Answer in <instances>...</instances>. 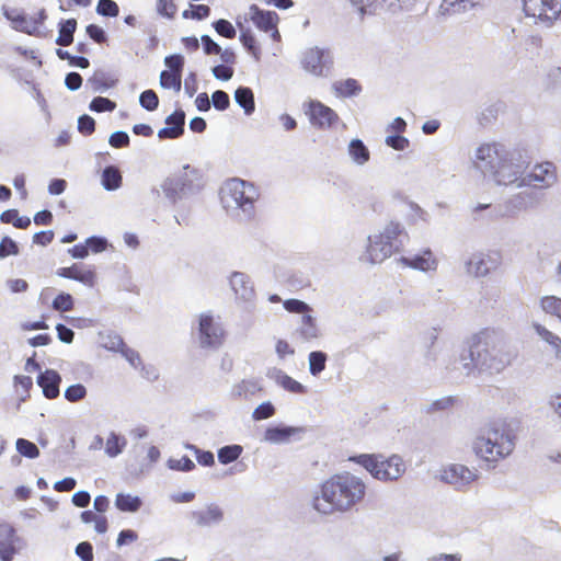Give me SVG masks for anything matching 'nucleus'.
<instances>
[{
	"label": "nucleus",
	"mask_w": 561,
	"mask_h": 561,
	"mask_svg": "<svg viewBox=\"0 0 561 561\" xmlns=\"http://www.w3.org/2000/svg\"><path fill=\"white\" fill-rule=\"evenodd\" d=\"M168 70L160 75V84L163 89L181 90L184 58L181 55H171L164 59Z\"/></svg>",
	"instance_id": "nucleus-10"
},
{
	"label": "nucleus",
	"mask_w": 561,
	"mask_h": 561,
	"mask_svg": "<svg viewBox=\"0 0 561 561\" xmlns=\"http://www.w3.org/2000/svg\"><path fill=\"white\" fill-rule=\"evenodd\" d=\"M240 42L255 60L259 61L261 59V48L257 45L256 39L250 30L241 32Z\"/></svg>",
	"instance_id": "nucleus-36"
},
{
	"label": "nucleus",
	"mask_w": 561,
	"mask_h": 561,
	"mask_svg": "<svg viewBox=\"0 0 561 561\" xmlns=\"http://www.w3.org/2000/svg\"><path fill=\"white\" fill-rule=\"evenodd\" d=\"M333 89L337 96L351 98L362 91V85L356 79L348 78L334 83Z\"/></svg>",
	"instance_id": "nucleus-27"
},
{
	"label": "nucleus",
	"mask_w": 561,
	"mask_h": 561,
	"mask_svg": "<svg viewBox=\"0 0 561 561\" xmlns=\"http://www.w3.org/2000/svg\"><path fill=\"white\" fill-rule=\"evenodd\" d=\"M96 12L104 16H117L119 13V8L117 3L113 0H99L96 5Z\"/></svg>",
	"instance_id": "nucleus-46"
},
{
	"label": "nucleus",
	"mask_w": 561,
	"mask_h": 561,
	"mask_svg": "<svg viewBox=\"0 0 561 561\" xmlns=\"http://www.w3.org/2000/svg\"><path fill=\"white\" fill-rule=\"evenodd\" d=\"M211 101H213L215 108H217L219 111H225L230 105L229 95L225 91H221V90H217L213 93Z\"/></svg>",
	"instance_id": "nucleus-56"
},
{
	"label": "nucleus",
	"mask_w": 561,
	"mask_h": 561,
	"mask_svg": "<svg viewBox=\"0 0 561 561\" xmlns=\"http://www.w3.org/2000/svg\"><path fill=\"white\" fill-rule=\"evenodd\" d=\"M297 334L302 341H311L320 335L316 320L310 312L301 318V325L298 328Z\"/></svg>",
	"instance_id": "nucleus-26"
},
{
	"label": "nucleus",
	"mask_w": 561,
	"mask_h": 561,
	"mask_svg": "<svg viewBox=\"0 0 561 561\" xmlns=\"http://www.w3.org/2000/svg\"><path fill=\"white\" fill-rule=\"evenodd\" d=\"M76 553L82 561L93 560V547L88 541L80 542L76 547Z\"/></svg>",
	"instance_id": "nucleus-63"
},
{
	"label": "nucleus",
	"mask_w": 561,
	"mask_h": 561,
	"mask_svg": "<svg viewBox=\"0 0 561 561\" xmlns=\"http://www.w3.org/2000/svg\"><path fill=\"white\" fill-rule=\"evenodd\" d=\"M87 34L90 36V38H92L94 42L99 44H103L106 42V35L104 30L96 24L88 25Z\"/></svg>",
	"instance_id": "nucleus-64"
},
{
	"label": "nucleus",
	"mask_w": 561,
	"mask_h": 561,
	"mask_svg": "<svg viewBox=\"0 0 561 561\" xmlns=\"http://www.w3.org/2000/svg\"><path fill=\"white\" fill-rule=\"evenodd\" d=\"M306 114L312 126L319 129H329L339 122V115L331 107L320 101H310Z\"/></svg>",
	"instance_id": "nucleus-7"
},
{
	"label": "nucleus",
	"mask_w": 561,
	"mask_h": 561,
	"mask_svg": "<svg viewBox=\"0 0 561 561\" xmlns=\"http://www.w3.org/2000/svg\"><path fill=\"white\" fill-rule=\"evenodd\" d=\"M348 153L353 161L356 162L357 164H365L370 158L369 150L359 139H353L350 142Z\"/></svg>",
	"instance_id": "nucleus-30"
},
{
	"label": "nucleus",
	"mask_w": 561,
	"mask_h": 561,
	"mask_svg": "<svg viewBox=\"0 0 561 561\" xmlns=\"http://www.w3.org/2000/svg\"><path fill=\"white\" fill-rule=\"evenodd\" d=\"M199 340L203 346L217 347L221 345L225 339V331L221 325L215 321L208 313L199 316Z\"/></svg>",
	"instance_id": "nucleus-8"
},
{
	"label": "nucleus",
	"mask_w": 561,
	"mask_h": 561,
	"mask_svg": "<svg viewBox=\"0 0 561 561\" xmlns=\"http://www.w3.org/2000/svg\"><path fill=\"white\" fill-rule=\"evenodd\" d=\"M157 10L161 15L173 19L178 8L173 0H157Z\"/></svg>",
	"instance_id": "nucleus-54"
},
{
	"label": "nucleus",
	"mask_w": 561,
	"mask_h": 561,
	"mask_svg": "<svg viewBox=\"0 0 561 561\" xmlns=\"http://www.w3.org/2000/svg\"><path fill=\"white\" fill-rule=\"evenodd\" d=\"M140 105L147 111H154L159 106V98L153 90H146L139 96Z\"/></svg>",
	"instance_id": "nucleus-44"
},
{
	"label": "nucleus",
	"mask_w": 561,
	"mask_h": 561,
	"mask_svg": "<svg viewBox=\"0 0 561 561\" xmlns=\"http://www.w3.org/2000/svg\"><path fill=\"white\" fill-rule=\"evenodd\" d=\"M327 355L317 351L309 354V369L311 375L317 376L325 368Z\"/></svg>",
	"instance_id": "nucleus-40"
},
{
	"label": "nucleus",
	"mask_w": 561,
	"mask_h": 561,
	"mask_svg": "<svg viewBox=\"0 0 561 561\" xmlns=\"http://www.w3.org/2000/svg\"><path fill=\"white\" fill-rule=\"evenodd\" d=\"M253 186L240 179L230 180L225 187V196L229 197L236 206L244 207L245 205H252Z\"/></svg>",
	"instance_id": "nucleus-12"
},
{
	"label": "nucleus",
	"mask_w": 561,
	"mask_h": 561,
	"mask_svg": "<svg viewBox=\"0 0 561 561\" xmlns=\"http://www.w3.org/2000/svg\"><path fill=\"white\" fill-rule=\"evenodd\" d=\"M56 274L59 277L79 282L87 287H94L98 283L96 267L84 263H73L71 266L59 267Z\"/></svg>",
	"instance_id": "nucleus-9"
},
{
	"label": "nucleus",
	"mask_w": 561,
	"mask_h": 561,
	"mask_svg": "<svg viewBox=\"0 0 561 561\" xmlns=\"http://www.w3.org/2000/svg\"><path fill=\"white\" fill-rule=\"evenodd\" d=\"M168 465L172 470L184 472L192 471L195 468V463L187 456L180 459H169Z\"/></svg>",
	"instance_id": "nucleus-52"
},
{
	"label": "nucleus",
	"mask_w": 561,
	"mask_h": 561,
	"mask_svg": "<svg viewBox=\"0 0 561 561\" xmlns=\"http://www.w3.org/2000/svg\"><path fill=\"white\" fill-rule=\"evenodd\" d=\"M230 285L234 294L242 300H249L254 296V288L250 278L243 273H233Z\"/></svg>",
	"instance_id": "nucleus-21"
},
{
	"label": "nucleus",
	"mask_w": 561,
	"mask_h": 561,
	"mask_svg": "<svg viewBox=\"0 0 561 561\" xmlns=\"http://www.w3.org/2000/svg\"><path fill=\"white\" fill-rule=\"evenodd\" d=\"M528 184L534 187H548L557 181V170L551 162L536 164L527 175Z\"/></svg>",
	"instance_id": "nucleus-13"
},
{
	"label": "nucleus",
	"mask_w": 561,
	"mask_h": 561,
	"mask_svg": "<svg viewBox=\"0 0 561 561\" xmlns=\"http://www.w3.org/2000/svg\"><path fill=\"white\" fill-rule=\"evenodd\" d=\"M262 387L257 380H242L233 388V396L238 399L249 400L257 396Z\"/></svg>",
	"instance_id": "nucleus-25"
},
{
	"label": "nucleus",
	"mask_w": 561,
	"mask_h": 561,
	"mask_svg": "<svg viewBox=\"0 0 561 561\" xmlns=\"http://www.w3.org/2000/svg\"><path fill=\"white\" fill-rule=\"evenodd\" d=\"M16 449L21 455L31 459L36 458L39 455L38 447L34 443L24 438H19L16 440Z\"/></svg>",
	"instance_id": "nucleus-43"
},
{
	"label": "nucleus",
	"mask_w": 561,
	"mask_h": 561,
	"mask_svg": "<svg viewBox=\"0 0 561 561\" xmlns=\"http://www.w3.org/2000/svg\"><path fill=\"white\" fill-rule=\"evenodd\" d=\"M3 224H12L15 228L26 229L31 225V219L26 216H20L18 209H8L0 215Z\"/></svg>",
	"instance_id": "nucleus-31"
},
{
	"label": "nucleus",
	"mask_w": 561,
	"mask_h": 561,
	"mask_svg": "<svg viewBox=\"0 0 561 561\" xmlns=\"http://www.w3.org/2000/svg\"><path fill=\"white\" fill-rule=\"evenodd\" d=\"M116 107V103L107 98L96 96L90 103V110L93 112H112Z\"/></svg>",
	"instance_id": "nucleus-45"
},
{
	"label": "nucleus",
	"mask_w": 561,
	"mask_h": 561,
	"mask_svg": "<svg viewBox=\"0 0 561 561\" xmlns=\"http://www.w3.org/2000/svg\"><path fill=\"white\" fill-rule=\"evenodd\" d=\"M15 530L11 526L0 529V559L2 561H11L16 553L15 549Z\"/></svg>",
	"instance_id": "nucleus-20"
},
{
	"label": "nucleus",
	"mask_w": 561,
	"mask_h": 561,
	"mask_svg": "<svg viewBox=\"0 0 561 561\" xmlns=\"http://www.w3.org/2000/svg\"><path fill=\"white\" fill-rule=\"evenodd\" d=\"M500 264V254H479L471 257L468 263V271L476 276H485L491 270Z\"/></svg>",
	"instance_id": "nucleus-15"
},
{
	"label": "nucleus",
	"mask_w": 561,
	"mask_h": 561,
	"mask_svg": "<svg viewBox=\"0 0 561 561\" xmlns=\"http://www.w3.org/2000/svg\"><path fill=\"white\" fill-rule=\"evenodd\" d=\"M73 306V298L68 293H60L53 300V308L60 312H67L72 310Z\"/></svg>",
	"instance_id": "nucleus-42"
},
{
	"label": "nucleus",
	"mask_w": 561,
	"mask_h": 561,
	"mask_svg": "<svg viewBox=\"0 0 561 561\" xmlns=\"http://www.w3.org/2000/svg\"><path fill=\"white\" fill-rule=\"evenodd\" d=\"M468 358L462 357L463 367L473 368L491 375L501 374L513 365L517 352L493 329H482L468 341Z\"/></svg>",
	"instance_id": "nucleus-2"
},
{
	"label": "nucleus",
	"mask_w": 561,
	"mask_h": 561,
	"mask_svg": "<svg viewBox=\"0 0 561 561\" xmlns=\"http://www.w3.org/2000/svg\"><path fill=\"white\" fill-rule=\"evenodd\" d=\"M108 142L113 148H125L129 146V136L125 131H115L110 136Z\"/></svg>",
	"instance_id": "nucleus-60"
},
{
	"label": "nucleus",
	"mask_w": 561,
	"mask_h": 561,
	"mask_svg": "<svg viewBox=\"0 0 561 561\" xmlns=\"http://www.w3.org/2000/svg\"><path fill=\"white\" fill-rule=\"evenodd\" d=\"M115 505L122 512H137L141 506V500L138 496L119 493L116 495Z\"/></svg>",
	"instance_id": "nucleus-33"
},
{
	"label": "nucleus",
	"mask_w": 561,
	"mask_h": 561,
	"mask_svg": "<svg viewBox=\"0 0 561 561\" xmlns=\"http://www.w3.org/2000/svg\"><path fill=\"white\" fill-rule=\"evenodd\" d=\"M236 102L244 110L245 114H252L255 110L253 91L248 87H240L234 92Z\"/></svg>",
	"instance_id": "nucleus-28"
},
{
	"label": "nucleus",
	"mask_w": 561,
	"mask_h": 561,
	"mask_svg": "<svg viewBox=\"0 0 561 561\" xmlns=\"http://www.w3.org/2000/svg\"><path fill=\"white\" fill-rule=\"evenodd\" d=\"M123 445L124 443H119L118 436L111 434L106 440L105 451L108 456L115 457L122 451Z\"/></svg>",
	"instance_id": "nucleus-57"
},
{
	"label": "nucleus",
	"mask_w": 561,
	"mask_h": 561,
	"mask_svg": "<svg viewBox=\"0 0 561 561\" xmlns=\"http://www.w3.org/2000/svg\"><path fill=\"white\" fill-rule=\"evenodd\" d=\"M209 14H210V8L208 5L196 4V5H192L191 10H185L183 12V18L202 20V19L207 18Z\"/></svg>",
	"instance_id": "nucleus-51"
},
{
	"label": "nucleus",
	"mask_w": 561,
	"mask_h": 561,
	"mask_svg": "<svg viewBox=\"0 0 561 561\" xmlns=\"http://www.w3.org/2000/svg\"><path fill=\"white\" fill-rule=\"evenodd\" d=\"M87 396V389L83 385L77 383L69 386L65 391V398L69 402H78Z\"/></svg>",
	"instance_id": "nucleus-50"
},
{
	"label": "nucleus",
	"mask_w": 561,
	"mask_h": 561,
	"mask_svg": "<svg viewBox=\"0 0 561 561\" xmlns=\"http://www.w3.org/2000/svg\"><path fill=\"white\" fill-rule=\"evenodd\" d=\"M190 448L194 450L196 460L201 466L208 467L214 465L215 459L214 454L211 451L201 450L195 446H191Z\"/></svg>",
	"instance_id": "nucleus-62"
},
{
	"label": "nucleus",
	"mask_w": 561,
	"mask_h": 561,
	"mask_svg": "<svg viewBox=\"0 0 561 561\" xmlns=\"http://www.w3.org/2000/svg\"><path fill=\"white\" fill-rule=\"evenodd\" d=\"M249 14L251 22L260 30L265 33L272 34L274 41L280 39V34L277 28L279 16L274 11H264L256 4H252L249 8Z\"/></svg>",
	"instance_id": "nucleus-11"
},
{
	"label": "nucleus",
	"mask_w": 561,
	"mask_h": 561,
	"mask_svg": "<svg viewBox=\"0 0 561 561\" xmlns=\"http://www.w3.org/2000/svg\"><path fill=\"white\" fill-rule=\"evenodd\" d=\"M533 328L538 336L550 346L554 357L561 360V336L540 323H534Z\"/></svg>",
	"instance_id": "nucleus-23"
},
{
	"label": "nucleus",
	"mask_w": 561,
	"mask_h": 561,
	"mask_svg": "<svg viewBox=\"0 0 561 561\" xmlns=\"http://www.w3.org/2000/svg\"><path fill=\"white\" fill-rule=\"evenodd\" d=\"M81 519L87 523H94V528L99 534H104L107 530V519L103 515H98L92 511H84L81 513Z\"/></svg>",
	"instance_id": "nucleus-37"
},
{
	"label": "nucleus",
	"mask_w": 561,
	"mask_h": 561,
	"mask_svg": "<svg viewBox=\"0 0 561 561\" xmlns=\"http://www.w3.org/2000/svg\"><path fill=\"white\" fill-rule=\"evenodd\" d=\"M440 478L449 484L462 486L473 482L477 474L463 465L453 463L442 470Z\"/></svg>",
	"instance_id": "nucleus-14"
},
{
	"label": "nucleus",
	"mask_w": 561,
	"mask_h": 561,
	"mask_svg": "<svg viewBox=\"0 0 561 561\" xmlns=\"http://www.w3.org/2000/svg\"><path fill=\"white\" fill-rule=\"evenodd\" d=\"M367 494V484L358 476L342 471L330 476L313 497V507L324 515L346 513L363 503Z\"/></svg>",
	"instance_id": "nucleus-1"
},
{
	"label": "nucleus",
	"mask_w": 561,
	"mask_h": 561,
	"mask_svg": "<svg viewBox=\"0 0 561 561\" xmlns=\"http://www.w3.org/2000/svg\"><path fill=\"white\" fill-rule=\"evenodd\" d=\"M242 453V448L239 445L225 446L218 451V460L224 463H230L237 460Z\"/></svg>",
	"instance_id": "nucleus-41"
},
{
	"label": "nucleus",
	"mask_w": 561,
	"mask_h": 561,
	"mask_svg": "<svg viewBox=\"0 0 561 561\" xmlns=\"http://www.w3.org/2000/svg\"><path fill=\"white\" fill-rule=\"evenodd\" d=\"M213 25H214V28L216 30V32L222 37L232 39L237 35V32H236L233 25L225 19H220V20L214 22Z\"/></svg>",
	"instance_id": "nucleus-49"
},
{
	"label": "nucleus",
	"mask_w": 561,
	"mask_h": 561,
	"mask_svg": "<svg viewBox=\"0 0 561 561\" xmlns=\"http://www.w3.org/2000/svg\"><path fill=\"white\" fill-rule=\"evenodd\" d=\"M277 381L285 390H287L289 392H293V393L306 392L305 387L288 375L279 376Z\"/></svg>",
	"instance_id": "nucleus-47"
},
{
	"label": "nucleus",
	"mask_w": 561,
	"mask_h": 561,
	"mask_svg": "<svg viewBox=\"0 0 561 561\" xmlns=\"http://www.w3.org/2000/svg\"><path fill=\"white\" fill-rule=\"evenodd\" d=\"M60 382L61 377L54 369H46L37 378V383L47 399H56L59 396Z\"/></svg>",
	"instance_id": "nucleus-17"
},
{
	"label": "nucleus",
	"mask_w": 561,
	"mask_h": 561,
	"mask_svg": "<svg viewBox=\"0 0 561 561\" xmlns=\"http://www.w3.org/2000/svg\"><path fill=\"white\" fill-rule=\"evenodd\" d=\"M19 253L18 244L9 237H4L0 242V259Z\"/></svg>",
	"instance_id": "nucleus-55"
},
{
	"label": "nucleus",
	"mask_w": 561,
	"mask_h": 561,
	"mask_svg": "<svg viewBox=\"0 0 561 561\" xmlns=\"http://www.w3.org/2000/svg\"><path fill=\"white\" fill-rule=\"evenodd\" d=\"M324 56L325 51L323 49L318 47L308 49L301 59L304 69L314 76H321L325 65Z\"/></svg>",
	"instance_id": "nucleus-18"
},
{
	"label": "nucleus",
	"mask_w": 561,
	"mask_h": 561,
	"mask_svg": "<svg viewBox=\"0 0 561 561\" xmlns=\"http://www.w3.org/2000/svg\"><path fill=\"white\" fill-rule=\"evenodd\" d=\"M284 308L290 313H299L302 317L311 312V308L304 301L298 299H287L283 302Z\"/></svg>",
	"instance_id": "nucleus-48"
},
{
	"label": "nucleus",
	"mask_w": 561,
	"mask_h": 561,
	"mask_svg": "<svg viewBox=\"0 0 561 561\" xmlns=\"http://www.w3.org/2000/svg\"><path fill=\"white\" fill-rule=\"evenodd\" d=\"M400 234L399 224H391L382 232L375 236L374 239H369L366 250L367 261L373 264L383 262L393 253V242Z\"/></svg>",
	"instance_id": "nucleus-5"
},
{
	"label": "nucleus",
	"mask_w": 561,
	"mask_h": 561,
	"mask_svg": "<svg viewBox=\"0 0 561 561\" xmlns=\"http://www.w3.org/2000/svg\"><path fill=\"white\" fill-rule=\"evenodd\" d=\"M85 244L88 245V251L93 253H101L106 250L107 241L101 237H91L85 240Z\"/></svg>",
	"instance_id": "nucleus-61"
},
{
	"label": "nucleus",
	"mask_w": 561,
	"mask_h": 561,
	"mask_svg": "<svg viewBox=\"0 0 561 561\" xmlns=\"http://www.w3.org/2000/svg\"><path fill=\"white\" fill-rule=\"evenodd\" d=\"M350 460L365 468L375 479L382 481L397 480L405 471L404 461L397 455L385 458L382 455L362 454L351 457Z\"/></svg>",
	"instance_id": "nucleus-4"
},
{
	"label": "nucleus",
	"mask_w": 561,
	"mask_h": 561,
	"mask_svg": "<svg viewBox=\"0 0 561 561\" xmlns=\"http://www.w3.org/2000/svg\"><path fill=\"white\" fill-rule=\"evenodd\" d=\"M295 430L290 427H270L265 431V439L271 443H279L287 440Z\"/></svg>",
	"instance_id": "nucleus-38"
},
{
	"label": "nucleus",
	"mask_w": 561,
	"mask_h": 561,
	"mask_svg": "<svg viewBox=\"0 0 561 561\" xmlns=\"http://www.w3.org/2000/svg\"><path fill=\"white\" fill-rule=\"evenodd\" d=\"M76 28L77 21L75 19H68L61 22L56 44L59 46H69L70 44H72Z\"/></svg>",
	"instance_id": "nucleus-29"
},
{
	"label": "nucleus",
	"mask_w": 561,
	"mask_h": 561,
	"mask_svg": "<svg viewBox=\"0 0 561 561\" xmlns=\"http://www.w3.org/2000/svg\"><path fill=\"white\" fill-rule=\"evenodd\" d=\"M78 129L81 134L89 136L95 130V122L89 115H82L78 119Z\"/></svg>",
	"instance_id": "nucleus-58"
},
{
	"label": "nucleus",
	"mask_w": 561,
	"mask_h": 561,
	"mask_svg": "<svg viewBox=\"0 0 561 561\" xmlns=\"http://www.w3.org/2000/svg\"><path fill=\"white\" fill-rule=\"evenodd\" d=\"M479 0H443L442 9L448 13H457L476 5Z\"/></svg>",
	"instance_id": "nucleus-39"
},
{
	"label": "nucleus",
	"mask_w": 561,
	"mask_h": 561,
	"mask_svg": "<svg viewBox=\"0 0 561 561\" xmlns=\"http://www.w3.org/2000/svg\"><path fill=\"white\" fill-rule=\"evenodd\" d=\"M526 15L552 25L561 18V0H524Z\"/></svg>",
	"instance_id": "nucleus-6"
},
{
	"label": "nucleus",
	"mask_w": 561,
	"mask_h": 561,
	"mask_svg": "<svg viewBox=\"0 0 561 561\" xmlns=\"http://www.w3.org/2000/svg\"><path fill=\"white\" fill-rule=\"evenodd\" d=\"M362 15L375 14L379 10L387 9L386 2L382 0H350Z\"/></svg>",
	"instance_id": "nucleus-32"
},
{
	"label": "nucleus",
	"mask_w": 561,
	"mask_h": 561,
	"mask_svg": "<svg viewBox=\"0 0 561 561\" xmlns=\"http://www.w3.org/2000/svg\"><path fill=\"white\" fill-rule=\"evenodd\" d=\"M541 309L549 316L556 317L561 321V298L557 296H545L540 300Z\"/></svg>",
	"instance_id": "nucleus-35"
},
{
	"label": "nucleus",
	"mask_w": 561,
	"mask_h": 561,
	"mask_svg": "<svg viewBox=\"0 0 561 561\" xmlns=\"http://www.w3.org/2000/svg\"><path fill=\"white\" fill-rule=\"evenodd\" d=\"M386 144L394 150H404L409 147L410 141L401 135H390L387 136Z\"/></svg>",
	"instance_id": "nucleus-59"
},
{
	"label": "nucleus",
	"mask_w": 561,
	"mask_h": 561,
	"mask_svg": "<svg viewBox=\"0 0 561 561\" xmlns=\"http://www.w3.org/2000/svg\"><path fill=\"white\" fill-rule=\"evenodd\" d=\"M275 414V408L271 402L260 404L252 413L255 421L266 420Z\"/></svg>",
	"instance_id": "nucleus-53"
},
{
	"label": "nucleus",
	"mask_w": 561,
	"mask_h": 561,
	"mask_svg": "<svg viewBox=\"0 0 561 561\" xmlns=\"http://www.w3.org/2000/svg\"><path fill=\"white\" fill-rule=\"evenodd\" d=\"M515 447V437L504 426H491L478 435L472 444L474 455L482 461L495 466L510 456Z\"/></svg>",
	"instance_id": "nucleus-3"
},
{
	"label": "nucleus",
	"mask_w": 561,
	"mask_h": 561,
	"mask_svg": "<svg viewBox=\"0 0 561 561\" xmlns=\"http://www.w3.org/2000/svg\"><path fill=\"white\" fill-rule=\"evenodd\" d=\"M477 160L484 162L485 165H489L491 169L504 165V158L496 144L481 145L477 150Z\"/></svg>",
	"instance_id": "nucleus-19"
},
{
	"label": "nucleus",
	"mask_w": 561,
	"mask_h": 561,
	"mask_svg": "<svg viewBox=\"0 0 561 561\" xmlns=\"http://www.w3.org/2000/svg\"><path fill=\"white\" fill-rule=\"evenodd\" d=\"M165 124L168 127L161 128L158 131V137L160 139H175L183 135L184 133V124H185V114L183 111L179 110L169 115L165 118Z\"/></svg>",
	"instance_id": "nucleus-16"
},
{
	"label": "nucleus",
	"mask_w": 561,
	"mask_h": 561,
	"mask_svg": "<svg viewBox=\"0 0 561 561\" xmlns=\"http://www.w3.org/2000/svg\"><path fill=\"white\" fill-rule=\"evenodd\" d=\"M224 513L217 505H209L205 510L194 513L196 524L202 527L219 523Z\"/></svg>",
	"instance_id": "nucleus-24"
},
{
	"label": "nucleus",
	"mask_w": 561,
	"mask_h": 561,
	"mask_svg": "<svg viewBox=\"0 0 561 561\" xmlns=\"http://www.w3.org/2000/svg\"><path fill=\"white\" fill-rule=\"evenodd\" d=\"M102 184L108 191L116 190L122 184V175L115 167H107L102 173Z\"/></svg>",
	"instance_id": "nucleus-34"
},
{
	"label": "nucleus",
	"mask_w": 561,
	"mask_h": 561,
	"mask_svg": "<svg viewBox=\"0 0 561 561\" xmlns=\"http://www.w3.org/2000/svg\"><path fill=\"white\" fill-rule=\"evenodd\" d=\"M399 261L407 267L420 270L423 272L435 270L437 264L430 250H425L422 254L415 255L412 259L402 256Z\"/></svg>",
	"instance_id": "nucleus-22"
}]
</instances>
